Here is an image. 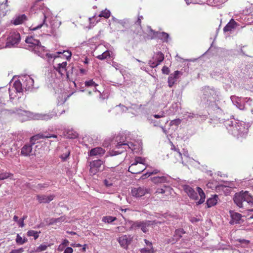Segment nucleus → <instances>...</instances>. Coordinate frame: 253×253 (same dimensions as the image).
Segmentation results:
<instances>
[{
  "instance_id": "49530a36",
  "label": "nucleus",
  "mask_w": 253,
  "mask_h": 253,
  "mask_svg": "<svg viewBox=\"0 0 253 253\" xmlns=\"http://www.w3.org/2000/svg\"><path fill=\"white\" fill-rule=\"evenodd\" d=\"M49 246V245H46L45 244H41L40 246L36 248L35 251L36 252H41L42 251H45Z\"/></svg>"
},
{
  "instance_id": "58836bf2",
  "label": "nucleus",
  "mask_w": 253,
  "mask_h": 253,
  "mask_svg": "<svg viewBox=\"0 0 253 253\" xmlns=\"http://www.w3.org/2000/svg\"><path fill=\"white\" fill-rule=\"evenodd\" d=\"M110 56V54L109 51L108 50H106L101 54L97 56L96 58L99 60H103L107 59L108 57H109Z\"/></svg>"
},
{
  "instance_id": "412c9836",
  "label": "nucleus",
  "mask_w": 253,
  "mask_h": 253,
  "mask_svg": "<svg viewBox=\"0 0 253 253\" xmlns=\"http://www.w3.org/2000/svg\"><path fill=\"white\" fill-rule=\"evenodd\" d=\"M148 192V189L143 187L133 188L131 190V194L133 197H141Z\"/></svg>"
},
{
  "instance_id": "09e8293b",
  "label": "nucleus",
  "mask_w": 253,
  "mask_h": 253,
  "mask_svg": "<svg viewBox=\"0 0 253 253\" xmlns=\"http://www.w3.org/2000/svg\"><path fill=\"white\" fill-rule=\"evenodd\" d=\"M141 105H137L136 104H132L130 106L128 107L129 109H133L137 113L139 112L141 110Z\"/></svg>"
},
{
  "instance_id": "b1692460",
  "label": "nucleus",
  "mask_w": 253,
  "mask_h": 253,
  "mask_svg": "<svg viewBox=\"0 0 253 253\" xmlns=\"http://www.w3.org/2000/svg\"><path fill=\"white\" fill-rule=\"evenodd\" d=\"M37 200L40 203L46 204L49 203L53 200L55 197L54 195H49L46 196L45 195H37Z\"/></svg>"
},
{
  "instance_id": "1a4fd4ad",
  "label": "nucleus",
  "mask_w": 253,
  "mask_h": 253,
  "mask_svg": "<svg viewBox=\"0 0 253 253\" xmlns=\"http://www.w3.org/2000/svg\"><path fill=\"white\" fill-rule=\"evenodd\" d=\"M21 37L20 34L15 31L10 32L7 38L5 47L11 48L16 46L20 42Z\"/></svg>"
},
{
  "instance_id": "4c0bfd02",
  "label": "nucleus",
  "mask_w": 253,
  "mask_h": 253,
  "mask_svg": "<svg viewBox=\"0 0 253 253\" xmlns=\"http://www.w3.org/2000/svg\"><path fill=\"white\" fill-rule=\"evenodd\" d=\"M15 241L18 245H21L27 242V239L25 237L22 238L18 234H17Z\"/></svg>"
},
{
  "instance_id": "4d7b16f0",
  "label": "nucleus",
  "mask_w": 253,
  "mask_h": 253,
  "mask_svg": "<svg viewBox=\"0 0 253 253\" xmlns=\"http://www.w3.org/2000/svg\"><path fill=\"white\" fill-rule=\"evenodd\" d=\"M11 174L8 172L0 173V180H4L10 177Z\"/></svg>"
},
{
  "instance_id": "774afa93",
  "label": "nucleus",
  "mask_w": 253,
  "mask_h": 253,
  "mask_svg": "<svg viewBox=\"0 0 253 253\" xmlns=\"http://www.w3.org/2000/svg\"><path fill=\"white\" fill-rule=\"evenodd\" d=\"M73 250L71 247H67L66 248L64 252V253H73Z\"/></svg>"
},
{
  "instance_id": "cd10ccee",
  "label": "nucleus",
  "mask_w": 253,
  "mask_h": 253,
  "mask_svg": "<svg viewBox=\"0 0 253 253\" xmlns=\"http://www.w3.org/2000/svg\"><path fill=\"white\" fill-rule=\"evenodd\" d=\"M145 243L147 247L141 249L140 250L141 253H153V249L152 244L146 239L144 240Z\"/></svg>"
},
{
  "instance_id": "a211bd4d",
  "label": "nucleus",
  "mask_w": 253,
  "mask_h": 253,
  "mask_svg": "<svg viewBox=\"0 0 253 253\" xmlns=\"http://www.w3.org/2000/svg\"><path fill=\"white\" fill-rule=\"evenodd\" d=\"M229 213L231 218L229 222L230 224H240L242 222L241 221H243V220L242 219V215L241 214L233 211H230Z\"/></svg>"
},
{
  "instance_id": "e433bc0d",
  "label": "nucleus",
  "mask_w": 253,
  "mask_h": 253,
  "mask_svg": "<svg viewBox=\"0 0 253 253\" xmlns=\"http://www.w3.org/2000/svg\"><path fill=\"white\" fill-rule=\"evenodd\" d=\"M170 144L171 150L174 151V152H175V156H177L179 158V159L182 160V154L179 151V149L177 147H176L172 142H170Z\"/></svg>"
},
{
  "instance_id": "ea45409f",
  "label": "nucleus",
  "mask_w": 253,
  "mask_h": 253,
  "mask_svg": "<svg viewBox=\"0 0 253 253\" xmlns=\"http://www.w3.org/2000/svg\"><path fill=\"white\" fill-rule=\"evenodd\" d=\"M85 85L87 87L89 86H94L95 88L93 89L94 91H97V90L96 88V86H98V84H96L93 80H90L87 81H85L84 83Z\"/></svg>"
},
{
  "instance_id": "a878e982",
  "label": "nucleus",
  "mask_w": 253,
  "mask_h": 253,
  "mask_svg": "<svg viewBox=\"0 0 253 253\" xmlns=\"http://www.w3.org/2000/svg\"><path fill=\"white\" fill-rule=\"evenodd\" d=\"M184 233L185 231L183 229H179L176 230L175 231L173 237L171 239H169L168 242L172 244H174L178 240L182 237V235Z\"/></svg>"
},
{
  "instance_id": "20e7f679",
  "label": "nucleus",
  "mask_w": 253,
  "mask_h": 253,
  "mask_svg": "<svg viewBox=\"0 0 253 253\" xmlns=\"http://www.w3.org/2000/svg\"><path fill=\"white\" fill-rule=\"evenodd\" d=\"M219 92L213 87L206 86L203 89L202 101L208 106H212L218 99Z\"/></svg>"
},
{
  "instance_id": "0e129e2a",
  "label": "nucleus",
  "mask_w": 253,
  "mask_h": 253,
  "mask_svg": "<svg viewBox=\"0 0 253 253\" xmlns=\"http://www.w3.org/2000/svg\"><path fill=\"white\" fill-rule=\"evenodd\" d=\"M63 54L64 56H66L67 59L70 58L72 55L71 52L69 51H64Z\"/></svg>"
},
{
  "instance_id": "ddd939ff",
  "label": "nucleus",
  "mask_w": 253,
  "mask_h": 253,
  "mask_svg": "<svg viewBox=\"0 0 253 253\" xmlns=\"http://www.w3.org/2000/svg\"><path fill=\"white\" fill-rule=\"evenodd\" d=\"M30 142V144H26L21 148V155L24 156L36 155L35 152L33 150V146H35V142L31 141Z\"/></svg>"
},
{
  "instance_id": "2f4dec72",
  "label": "nucleus",
  "mask_w": 253,
  "mask_h": 253,
  "mask_svg": "<svg viewBox=\"0 0 253 253\" xmlns=\"http://www.w3.org/2000/svg\"><path fill=\"white\" fill-rule=\"evenodd\" d=\"M0 8L4 9V10L1 11L0 14L2 16H5L7 12L9 11V5L8 4V0H5L4 3H2L0 5Z\"/></svg>"
},
{
  "instance_id": "f03ea898",
  "label": "nucleus",
  "mask_w": 253,
  "mask_h": 253,
  "mask_svg": "<svg viewBox=\"0 0 253 253\" xmlns=\"http://www.w3.org/2000/svg\"><path fill=\"white\" fill-rule=\"evenodd\" d=\"M25 42L27 44L26 49L34 51L38 56L44 59H51L56 58L54 54L46 53L45 51V47L42 46L39 40L36 39L33 36L27 37Z\"/></svg>"
},
{
  "instance_id": "69168bd1",
  "label": "nucleus",
  "mask_w": 253,
  "mask_h": 253,
  "mask_svg": "<svg viewBox=\"0 0 253 253\" xmlns=\"http://www.w3.org/2000/svg\"><path fill=\"white\" fill-rule=\"evenodd\" d=\"M162 72L164 74L168 75L169 73V70L168 67L164 66L162 69Z\"/></svg>"
},
{
  "instance_id": "c03bdc74",
  "label": "nucleus",
  "mask_w": 253,
  "mask_h": 253,
  "mask_svg": "<svg viewBox=\"0 0 253 253\" xmlns=\"http://www.w3.org/2000/svg\"><path fill=\"white\" fill-rule=\"evenodd\" d=\"M116 220V217L113 216H104L103 217L102 221L105 223H112L114 221Z\"/></svg>"
},
{
  "instance_id": "37998d69",
  "label": "nucleus",
  "mask_w": 253,
  "mask_h": 253,
  "mask_svg": "<svg viewBox=\"0 0 253 253\" xmlns=\"http://www.w3.org/2000/svg\"><path fill=\"white\" fill-rule=\"evenodd\" d=\"M70 155V150L67 148H65V152L60 156L61 159L63 161H66Z\"/></svg>"
},
{
  "instance_id": "72a5a7b5",
  "label": "nucleus",
  "mask_w": 253,
  "mask_h": 253,
  "mask_svg": "<svg viewBox=\"0 0 253 253\" xmlns=\"http://www.w3.org/2000/svg\"><path fill=\"white\" fill-rule=\"evenodd\" d=\"M159 39L162 40L163 42H168L170 40V38L168 33L164 32H159Z\"/></svg>"
},
{
  "instance_id": "f704fd0d",
  "label": "nucleus",
  "mask_w": 253,
  "mask_h": 253,
  "mask_svg": "<svg viewBox=\"0 0 253 253\" xmlns=\"http://www.w3.org/2000/svg\"><path fill=\"white\" fill-rule=\"evenodd\" d=\"M154 222L150 220H146L143 221L141 226V230L144 233H146L148 231V227L153 224Z\"/></svg>"
},
{
  "instance_id": "c85d7f7f",
  "label": "nucleus",
  "mask_w": 253,
  "mask_h": 253,
  "mask_svg": "<svg viewBox=\"0 0 253 253\" xmlns=\"http://www.w3.org/2000/svg\"><path fill=\"white\" fill-rule=\"evenodd\" d=\"M218 197L216 195H213L212 197L209 198L206 202L208 208H211L216 205Z\"/></svg>"
},
{
  "instance_id": "473e14b6",
  "label": "nucleus",
  "mask_w": 253,
  "mask_h": 253,
  "mask_svg": "<svg viewBox=\"0 0 253 253\" xmlns=\"http://www.w3.org/2000/svg\"><path fill=\"white\" fill-rule=\"evenodd\" d=\"M148 35L147 39L148 40L153 39L157 37L158 32H155L150 27H148Z\"/></svg>"
},
{
  "instance_id": "864d4df0",
  "label": "nucleus",
  "mask_w": 253,
  "mask_h": 253,
  "mask_svg": "<svg viewBox=\"0 0 253 253\" xmlns=\"http://www.w3.org/2000/svg\"><path fill=\"white\" fill-rule=\"evenodd\" d=\"M176 82V80L172 76L170 75L168 78L169 86L171 87Z\"/></svg>"
},
{
  "instance_id": "de8ad7c7",
  "label": "nucleus",
  "mask_w": 253,
  "mask_h": 253,
  "mask_svg": "<svg viewBox=\"0 0 253 253\" xmlns=\"http://www.w3.org/2000/svg\"><path fill=\"white\" fill-rule=\"evenodd\" d=\"M65 135L68 138H74L77 137V133L72 130H68Z\"/></svg>"
},
{
  "instance_id": "aec40b11",
  "label": "nucleus",
  "mask_w": 253,
  "mask_h": 253,
  "mask_svg": "<svg viewBox=\"0 0 253 253\" xmlns=\"http://www.w3.org/2000/svg\"><path fill=\"white\" fill-rule=\"evenodd\" d=\"M28 20L27 16L24 14H16L11 21V23L14 25L22 24Z\"/></svg>"
},
{
  "instance_id": "a18cd8bd",
  "label": "nucleus",
  "mask_w": 253,
  "mask_h": 253,
  "mask_svg": "<svg viewBox=\"0 0 253 253\" xmlns=\"http://www.w3.org/2000/svg\"><path fill=\"white\" fill-rule=\"evenodd\" d=\"M47 136H45V134L44 133H39L36 135H35L33 136L31 138V142H35L36 140H38L40 138H47Z\"/></svg>"
},
{
  "instance_id": "f8f14e48",
  "label": "nucleus",
  "mask_w": 253,
  "mask_h": 253,
  "mask_svg": "<svg viewBox=\"0 0 253 253\" xmlns=\"http://www.w3.org/2000/svg\"><path fill=\"white\" fill-rule=\"evenodd\" d=\"M149 66L146 69V71L149 72V74L156 78L158 76L156 67L158 65V54L153 57L152 60L149 61Z\"/></svg>"
},
{
  "instance_id": "8fccbe9b",
  "label": "nucleus",
  "mask_w": 253,
  "mask_h": 253,
  "mask_svg": "<svg viewBox=\"0 0 253 253\" xmlns=\"http://www.w3.org/2000/svg\"><path fill=\"white\" fill-rule=\"evenodd\" d=\"M227 0H208V1L211 4L219 5Z\"/></svg>"
},
{
  "instance_id": "9b49d317",
  "label": "nucleus",
  "mask_w": 253,
  "mask_h": 253,
  "mask_svg": "<svg viewBox=\"0 0 253 253\" xmlns=\"http://www.w3.org/2000/svg\"><path fill=\"white\" fill-rule=\"evenodd\" d=\"M224 125L226 127L228 131L232 135L239 137V131H238V121L235 120H227L224 122Z\"/></svg>"
},
{
  "instance_id": "13d9d810",
  "label": "nucleus",
  "mask_w": 253,
  "mask_h": 253,
  "mask_svg": "<svg viewBox=\"0 0 253 253\" xmlns=\"http://www.w3.org/2000/svg\"><path fill=\"white\" fill-rule=\"evenodd\" d=\"M182 75V73L179 71H175L173 74H170L173 78L177 80L180 76Z\"/></svg>"
},
{
  "instance_id": "79ce46f5",
  "label": "nucleus",
  "mask_w": 253,
  "mask_h": 253,
  "mask_svg": "<svg viewBox=\"0 0 253 253\" xmlns=\"http://www.w3.org/2000/svg\"><path fill=\"white\" fill-rule=\"evenodd\" d=\"M154 119H158V115H151L148 118L150 123L152 124L153 126H157V122L156 121H154Z\"/></svg>"
},
{
  "instance_id": "f257e3e1",
  "label": "nucleus",
  "mask_w": 253,
  "mask_h": 253,
  "mask_svg": "<svg viewBox=\"0 0 253 253\" xmlns=\"http://www.w3.org/2000/svg\"><path fill=\"white\" fill-rule=\"evenodd\" d=\"M132 138L131 134L128 131L120 133L116 137L117 144L115 145V148L109 152L111 156H116L120 154L126 150V148H128L131 150H135L136 149L135 145L131 142Z\"/></svg>"
},
{
  "instance_id": "6e6552de",
  "label": "nucleus",
  "mask_w": 253,
  "mask_h": 253,
  "mask_svg": "<svg viewBox=\"0 0 253 253\" xmlns=\"http://www.w3.org/2000/svg\"><path fill=\"white\" fill-rule=\"evenodd\" d=\"M145 159L141 157H136L135 162L128 168V171L133 174H138L142 172L145 168L144 166Z\"/></svg>"
},
{
  "instance_id": "4be33fe9",
  "label": "nucleus",
  "mask_w": 253,
  "mask_h": 253,
  "mask_svg": "<svg viewBox=\"0 0 253 253\" xmlns=\"http://www.w3.org/2000/svg\"><path fill=\"white\" fill-rule=\"evenodd\" d=\"M238 131L239 137H243L248 132V125L245 122L238 121Z\"/></svg>"
},
{
  "instance_id": "2eb2a0df",
  "label": "nucleus",
  "mask_w": 253,
  "mask_h": 253,
  "mask_svg": "<svg viewBox=\"0 0 253 253\" xmlns=\"http://www.w3.org/2000/svg\"><path fill=\"white\" fill-rule=\"evenodd\" d=\"M67 62H63L61 63H58L54 66V69L57 71L61 75H63L65 73L67 77L69 78L70 70L67 68Z\"/></svg>"
},
{
  "instance_id": "6ab92c4d",
  "label": "nucleus",
  "mask_w": 253,
  "mask_h": 253,
  "mask_svg": "<svg viewBox=\"0 0 253 253\" xmlns=\"http://www.w3.org/2000/svg\"><path fill=\"white\" fill-rule=\"evenodd\" d=\"M118 241L122 247L127 249L128 245L132 241V238L130 236L124 235L120 237L118 239Z\"/></svg>"
},
{
  "instance_id": "6e6d98bb",
  "label": "nucleus",
  "mask_w": 253,
  "mask_h": 253,
  "mask_svg": "<svg viewBox=\"0 0 253 253\" xmlns=\"http://www.w3.org/2000/svg\"><path fill=\"white\" fill-rule=\"evenodd\" d=\"M112 66L114 67L117 70H120L121 71L123 70L122 65L115 61L112 62Z\"/></svg>"
},
{
  "instance_id": "9d476101",
  "label": "nucleus",
  "mask_w": 253,
  "mask_h": 253,
  "mask_svg": "<svg viewBox=\"0 0 253 253\" xmlns=\"http://www.w3.org/2000/svg\"><path fill=\"white\" fill-rule=\"evenodd\" d=\"M230 98L233 103L242 110L247 109V105L251 106L252 105V100L250 98H241L235 96H231Z\"/></svg>"
},
{
  "instance_id": "dca6fc26",
  "label": "nucleus",
  "mask_w": 253,
  "mask_h": 253,
  "mask_svg": "<svg viewBox=\"0 0 253 253\" xmlns=\"http://www.w3.org/2000/svg\"><path fill=\"white\" fill-rule=\"evenodd\" d=\"M21 80L23 82V87L26 90H29L33 87L34 81L31 76L24 75L21 78Z\"/></svg>"
},
{
  "instance_id": "c9c22d12",
  "label": "nucleus",
  "mask_w": 253,
  "mask_h": 253,
  "mask_svg": "<svg viewBox=\"0 0 253 253\" xmlns=\"http://www.w3.org/2000/svg\"><path fill=\"white\" fill-rule=\"evenodd\" d=\"M247 202L245 203L247 204V209L246 210L253 211V209L250 210L249 208L253 206V196H252L249 193V197H248Z\"/></svg>"
},
{
  "instance_id": "f3484780",
  "label": "nucleus",
  "mask_w": 253,
  "mask_h": 253,
  "mask_svg": "<svg viewBox=\"0 0 253 253\" xmlns=\"http://www.w3.org/2000/svg\"><path fill=\"white\" fill-rule=\"evenodd\" d=\"M111 15V12L110 10L107 9H105L104 10L101 11V12L99 14H95L92 17L89 18V20L90 23L93 22V20L94 19L96 21V22H98L100 21V17H104V18H108Z\"/></svg>"
},
{
  "instance_id": "a19ab883",
  "label": "nucleus",
  "mask_w": 253,
  "mask_h": 253,
  "mask_svg": "<svg viewBox=\"0 0 253 253\" xmlns=\"http://www.w3.org/2000/svg\"><path fill=\"white\" fill-rule=\"evenodd\" d=\"M40 233V232H38V231L31 230L27 232V236L29 237L33 236L34 237V239L36 240L38 238L39 236V234Z\"/></svg>"
},
{
  "instance_id": "7ed1b4c3",
  "label": "nucleus",
  "mask_w": 253,
  "mask_h": 253,
  "mask_svg": "<svg viewBox=\"0 0 253 253\" xmlns=\"http://www.w3.org/2000/svg\"><path fill=\"white\" fill-rule=\"evenodd\" d=\"M38 13L41 17H42V22L38 25L33 27L32 29V30L35 31L41 28L43 26L48 27L47 22H49L51 26V33L53 34L55 30V27H59L61 24L60 22H54L52 20L53 16L51 11L47 7H42L40 9Z\"/></svg>"
},
{
  "instance_id": "338daca9",
  "label": "nucleus",
  "mask_w": 253,
  "mask_h": 253,
  "mask_svg": "<svg viewBox=\"0 0 253 253\" xmlns=\"http://www.w3.org/2000/svg\"><path fill=\"white\" fill-rule=\"evenodd\" d=\"M23 252L24 249L21 248L17 250H12L9 253H22Z\"/></svg>"
},
{
  "instance_id": "4468645a",
  "label": "nucleus",
  "mask_w": 253,
  "mask_h": 253,
  "mask_svg": "<svg viewBox=\"0 0 253 253\" xmlns=\"http://www.w3.org/2000/svg\"><path fill=\"white\" fill-rule=\"evenodd\" d=\"M103 162L100 160L92 161L89 164V173L91 175H95L100 170V168Z\"/></svg>"
},
{
  "instance_id": "5701e85b",
  "label": "nucleus",
  "mask_w": 253,
  "mask_h": 253,
  "mask_svg": "<svg viewBox=\"0 0 253 253\" xmlns=\"http://www.w3.org/2000/svg\"><path fill=\"white\" fill-rule=\"evenodd\" d=\"M105 151L101 147H96L91 149L88 152V155L90 157L95 156L99 158L105 154Z\"/></svg>"
},
{
  "instance_id": "39448f33",
  "label": "nucleus",
  "mask_w": 253,
  "mask_h": 253,
  "mask_svg": "<svg viewBox=\"0 0 253 253\" xmlns=\"http://www.w3.org/2000/svg\"><path fill=\"white\" fill-rule=\"evenodd\" d=\"M183 190L187 194V195L192 200H198V196L197 192L200 197V199L197 202V205H201L205 202V195L203 190L199 187H197V192L195 191L192 187L189 185L186 184H183L182 185Z\"/></svg>"
},
{
  "instance_id": "0eeeda50",
  "label": "nucleus",
  "mask_w": 253,
  "mask_h": 253,
  "mask_svg": "<svg viewBox=\"0 0 253 253\" xmlns=\"http://www.w3.org/2000/svg\"><path fill=\"white\" fill-rule=\"evenodd\" d=\"M143 19L142 15H138L137 19L134 21H131L130 19L126 18L121 20L119 24L126 28L134 27L137 29V32L139 33L141 29V22Z\"/></svg>"
},
{
  "instance_id": "423d86ee",
  "label": "nucleus",
  "mask_w": 253,
  "mask_h": 253,
  "mask_svg": "<svg viewBox=\"0 0 253 253\" xmlns=\"http://www.w3.org/2000/svg\"><path fill=\"white\" fill-rule=\"evenodd\" d=\"M248 197H249V192L248 191H241L236 193L234 195L233 201L239 208L246 210L247 209V204L245 203L247 202Z\"/></svg>"
},
{
  "instance_id": "c756f323",
  "label": "nucleus",
  "mask_w": 253,
  "mask_h": 253,
  "mask_svg": "<svg viewBox=\"0 0 253 253\" xmlns=\"http://www.w3.org/2000/svg\"><path fill=\"white\" fill-rule=\"evenodd\" d=\"M13 87H14L17 92H22L24 87L23 85L22 86V81H21V79L14 82L13 84Z\"/></svg>"
},
{
  "instance_id": "bf43d9fd",
  "label": "nucleus",
  "mask_w": 253,
  "mask_h": 253,
  "mask_svg": "<svg viewBox=\"0 0 253 253\" xmlns=\"http://www.w3.org/2000/svg\"><path fill=\"white\" fill-rule=\"evenodd\" d=\"M45 222L49 225L56 224L55 218H47L45 220Z\"/></svg>"
},
{
  "instance_id": "e2e57ef3",
  "label": "nucleus",
  "mask_w": 253,
  "mask_h": 253,
  "mask_svg": "<svg viewBox=\"0 0 253 253\" xmlns=\"http://www.w3.org/2000/svg\"><path fill=\"white\" fill-rule=\"evenodd\" d=\"M48 186V184L47 183H43V184H38L37 186V188L40 190H42L43 188H46Z\"/></svg>"
},
{
  "instance_id": "bb28decb",
  "label": "nucleus",
  "mask_w": 253,
  "mask_h": 253,
  "mask_svg": "<svg viewBox=\"0 0 253 253\" xmlns=\"http://www.w3.org/2000/svg\"><path fill=\"white\" fill-rule=\"evenodd\" d=\"M238 26L237 23L232 19L223 28L224 32H232Z\"/></svg>"
},
{
  "instance_id": "680f3d73",
  "label": "nucleus",
  "mask_w": 253,
  "mask_h": 253,
  "mask_svg": "<svg viewBox=\"0 0 253 253\" xmlns=\"http://www.w3.org/2000/svg\"><path fill=\"white\" fill-rule=\"evenodd\" d=\"M56 223H62L65 221L66 219V217L65 216H61L58 218H55Z\"/></svg>"
},
{
  "instance_id": "393cba45",
  "label": "nucleus",
  "mask_w": 253,
  "mask_h": 253,
  "mask_svg": "<svg viewBox=\"0 0 253 253\" xmlns=\"http://www.w3.org/2000/svg\"><path fill=\"white\" fill-rule=\"evenodd\" d=\"M55 115L54 113H48V114H35L34 115V119L38 120H45L47 121L53 118Z\"/></svg>"
},
{
  "instance_id": "3c124183",
  "label": "nucleus",
  "mask_w": 253,
  "mask_h": 253,
  "mask_svg": "<svg viewBox=\"0 0 253 253\" xmlns=\"http://www.w3.org/2000/svg\"><path fill=\"white\" fill-rule=\"evenodd\" d=\"M116 109L118 111H121L122 112H126L129 110L128 107H126L124 105L120 104L116 106Z\"/></svg>"
},
{
  "instance_id": "5fc2aeb1",
  "label": "nucleus",
  "mask_w": 253,
  "mask_h": 253,
  "mask_svg": "<svg viewBox=\"0 0 253 253\" xmlns=\"http://www.w3.org/2000/svg\"><path fill=\"white\" fill-rule=\"evenodd\" d=\"M142 223V222H141V221L134 222L131 224V228L132 229H137V228H140Z\"/></svg>"
},
{
  "instance_id": "603ef678",
  "label": "nucleus",
  "mask_w": 253,
  "mask_h": 253,
  "mask_svg": "<svg viewBox=\"0 0 253 253\" xmlns=\"http://www.w3.org/2000/svg\"><path fill=\"white\" fill-rule=\"evenodd\" d=\"M103 183L107 187H110L112 186L113 184V181L112 180H111L110 178L105 179L103 181Z\"/></svg>"
},
{
  "instance_id": "7c9ffc66",
  "label": "nucleus",
  "mask_w": 253,
  "mask_h": 253,
  "mask_svg": "<svg viewBox=\"0 0 253 253\" xmlns=\"http://www.w3.org/2000/svg\"><path fill=\"white\" fill-rule=\"evenodd\" d=\"M172 192V189L169 186H164V188L161 187V188H159V193H161L162 194H166V195L167 197H169Z\"/></svg>"
},
{
  "instance_id": "052dcab7",
  "label": "nucleus",
  "mask_w": 253,
  "mask_h": 253,
  "mask_svg": "<svg viewBox=\"0 0 253 253\" xmlns=\"http://www.w3.org/2000/svg\"><path fill=\"white\" fill-rule=\"evenodd\" d=\"M181 120L179 119H175L173 120H172L170 123V125L173 126H178L181 123Z\"/></svg>"
}]
</instances>
